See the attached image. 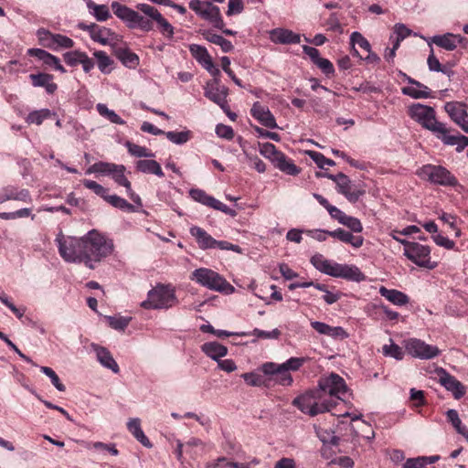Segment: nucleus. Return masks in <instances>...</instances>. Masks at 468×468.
Instances as JSON below:
<instances>
[{"label": "nucleus", "instance_id": "nucleus-43", "mask_svg": "<svg viewBox=\"0 0 468 468\" xmlns=\"http://www.w3.org/2000/svg\"><path fill=\"white\" fill-rule=\"evenodd\" d=\"M204 36H205V38L207 41H209V42H211V43H213L215 45L219 46L223 52H229L234 48L232 43L229 40L224 38L220 35H217V34H212L210 32H207V33L204 34Z\"/></svg>", "mask_w": 468, "mask_h": 468}, {"label": "nucleus", "instance_id": "nucleus-59", "mask_svg": "<svg viewBox=\"0 0 468 468\" xmlns=\"http://www.w3.org/2000/svg\"><path fill=\"white\" fill-rule=\"evenodd\" d=\"M342 225L348 228L350 232L360 233L363 230L361 221L357 218L352 216L347 215Z\"/></svg>", "mask_w": 468, "mask_h": 468}, {"label": "nucleus", "instance_id": "nucleus-37", "mask_svg": "<svg viewBox=\"0 0 468 468\" xmlns=\"http://www.w3.org/2000/svg\"><path fill=\"white\" fill-rule=\"evenodd\" d=\"M189 50L191 55L199 64L202 65L203 68H205L211 61H213L207 48L200 45L192 44L189 47Z\"/></svg>", "mask_w": 468, "mask_h": 468}, {"label": "nucleus", "instance_id": "nucleus-18", "mask_svg": "<svg viewBox=\"0 0 468 468\" xmlns=\"http://www.w3.org/2000/svg\"><path fill=\"white\" fill-rule=\"evenodd\" d=\"M444 109L450 118L460 126L463 131L468 133V112L466 105L458 101H449Z\"/></svg>", "mask_w": 468, "mask_h": 468}, {"label": "nucleus", "instance_id": "nucleus-45", "mask_svg": "<svg viewBox=\"0 0 468 468\" xmlns=\"http://www.w3.org/2000/svg\"><path fill=\"white\" fill-rule=\"evenodd\" d=\"M350 43L353 47L357 45L359 48L366 50L367 53H370V48H371L370 43L359 32L356 31L351 34ZM353 49H354V55L359 56L357 50L355 49V48H353Z\"/></svg>", "mask_w": 468, "mask_h": 468}, {"label": "nucleus", "instance_id": "nucleus-15", "mask_svg": "<svg viewBox=\"0 0 468 468\" xmlns=\"http://www.w3.org/2000/svg\"><path fill=\"white\" fill-rule=\"evenodd\" d=\"M405 348L410 356L420 359H431L440 354V350L436 346L428 345L416 338L410 339L406 343Z\"/></svg>", "mask_w": 468, "mask_h": 468}, {"label": "nucleus", "instance_id": "nucleus-19", "mask_svg": "<svg viewBox=\"0 0 468 468\" xmlns=\"http://www.w3.org/2000/svg\"><path fill=\"white\" fill-rule=\"evenodd\" d=\"M438 377L440 384L452 392L454 399H459L465 395V387L445 369L441 368Z\"/></svg>", "mask_w": 468, "mask_h": 468}, {"label": "nucleus", "instance_id": "nucleus-42", "mask_svg": "<svg viewBox=\"0 0 468 468\" xmlns=\"http://www.w3.org/2000/svg\"><path fill=\"white\" fill-rule=\"evenodd\" d=\"M316 436L319 440L324 443V445H337L339 443V437L335 434V431L332 430H326L320 427H314Z\"/></svg>", "mask_w": 468, "mask_h": 468}, {"label": "nucleus", "instance_id": "nucleus-38", "mask_svg": "<svg viewBox=\"0 0 468 468\" xmlns=\"http://www.w3.org/2000/svg\"><path fill=\"white\" fill-rule=\"evenodd\" d=\"M446 417L448 421L452 423L456 431L462 434L468 442V429L463 425L457 410L453 409L448 410L446 411Z\"/></svg>", "mask_w": 468, "mask_h": 468}, {"label": "nucleus", "instance_id": "nucleus-47", "mask_svg": "<svg viewBox=\"0 0 468 468\" xmlns=\"http://www.w3.org/2000/svg\"><path fill=\"white\" fill-rule=\"evenodd\" d=\"M85 55L86 52H83L81 50H71L65 52L63 54V59L68 66L76 67L82 62V59Z\"/></svg>", "mask_w": 468, "mask_h": 468}, {"label": "nucleus", "instance_id": "nucleus-51", "mask_svg": "<svg viewBox=\"0 0 468 468\" xmlns=\"http://www.w3.org/2000/svg\"><path fill=\"white\" fill-rule=\"evenodd\" d=\"M34 219L35 215H32V209L31 208H21L14 212H0V218L5 220H12L18 218H27L30 217Z\"/></svg>", "mask_w": 468, "mask_h": 468}, {"label": "nucleus", "instance_id": "nucleus-3", "mask_svg": "<svg viewBox=\"0 0 468 468\" xmlns=\"http://www.w3.org/2000/svg\"><path fill=\"white\" fill-rule=\"evenodd\" d=\"M409 115L423 128L431 131L444 144L468 146V137L451 134L450 130L436 119L435 110L428 105L414 103L409 107Z\"/></svg>", "mask_w": 468, "mask_h": 468}, {"label": "nucleus", "instance_id": "nucleus-41", "mask_svg": "<svg viewBox=\"0 0 468 468\" xmlns=\"http://www.w3.org/2000/svg\"><path fill=\"white\" fill-rule=\"evenodd\" d=\"M54 113L48 109H41L31 112L26 118L28 124L40 125L42 122L50 118Z\"/></svg>", "mask_w": 468, "mask_h": 468}, {"label": "nucleus", "instance_id": "nucleus-20", "mask_svg": "<svg viewBox=\"0 0 468 468\" xmlns=\"http://www.w3.org/2000/svg\"><path fill=\"white\" fill-rule=\"evenodd\" d=\"M189 8L193 10L199 17L208 22L213 19H218L219 8L208 1L191 0Z\"/></svg>", "mask_w": 468, "mask_h": 468}, {"label": "nucleus", "instance_id": "nucleus-31", "mask_svg": "<svg viewBox=\"0 0 468 468\" xmlns=\"http://www.w3.org/2000/svg\"><path fill=\"white\" fill-rule=\"evenodd\" d=\"M379 294L386 298L388 302L398 306H404L409 303V296L396 289H388L385 286L379 288Z\"/></svg>", "mask_w": 468, "mask_h": 468}, {"label": "nucleus", "instance_id": "nucleus-13", "mask_svg": "<svg viewBox=\"0 0 468 468\" xmlns=\"http://www.w3.org/2000/svg\"><path fill=\"white\" fill-rule=\"evenodd\" d=\"M261 154L269 158L282 172L289 176H297L301 169L294 163L287 158L285 154L277 148H259Z\"/></svg>", "mask_w": 468, "mask_h": 468}, {"label": "nucleus", "instance_id": "nucleus-56", "mask_svg": "<svg viewBox=\"0 0 468 468\" xmlns=\"http://www.w3.org/2000/svg\"><path fill=\"white\" fill-rule=\"evenodd\" d=\"M81 182L86 188L93 191L97 196L102 197L103 199L106 198L108 195L107 188H105L104 186H102L101 185L98 184L93 180L83 179Z\"/></svg>", "mask_w": 468, "mask_h": 468}, {"label": "nucleus", "instance_id": "nucleus-32", "mask_svg": "<svg viewBox=\"0 0 468 468\" xmlns=\"http://www.w3.org/2000/svg\"><path fill=\"white\" fill-rule=\"evenodd\" d=\"M135 168L144 174L154 175L158 177L165 176L160 164L154 159H140L135 162Z\"/></svg>", "mask_w": 468, "mask_h": 468}, {"label": "nucleus", "instance_id": "nucleus-33", "mask_svg": "<svg viewBox=\"0 0 468 468\" xmlns=\"http://www.w3.org/2000/svg\"><path fill=\"white\" fill-rule=\"evenodd\" d=\"M202 352L215 361L220 360L228 354V348L218 342H207L201 346Z\"/></svg>", "mask_w": 468, "mask_h": 468}, {"label": "nucleus", "instance_id": "nucleus-9", "mask_svg": "<svg viewBox=\"0 0 468 468\" xmlns=\"http://www.w3.org/2000/svg\"><path fill=\"white\" fill-rule=\"evenodd\" d=\"M417 175L429 182L442 186H460L458 179L444 166L435 165H422Z\"/></svg>", "mask_w": 468, "mask_h": 468}, {"label": "nucleus", "instance_id": "nucleus-35", "mask_svg": "<svg viewBox=\"0 0 468 468\" xmlns=\"http://www.w3.org/2000/svg\"><path fill=\"white\" fill-rule=\"evenodd\" d=\"M128 431L133 437L146 448H152L153 444L141 428V420L138 418L130 419L127 422Z\"/></svg>", "mask_w": 468, "mask_h": 468}, {"label": "nucleus", "instance_id": "nucleus-55", "mask_svg": "<svg viewBox=\"0 0 468 468\" xmlns=\"http://www.w3.org/2000/svg\"><path fill=\"white\" fill-rule=\"evenodd\" d=\"M306 358L305 357H290L285 362L279 365V367H281L283 370H292V371H297L299 370L303 365L305 363Z\"/></svg>", "mask_w": 468, "mask_h": 468}, {"label": "nucleus", "instance_id": "nucleus-57", "mask_svg": "<svg viewBox=\"0 0 468 468\" xmlns=\"http://www.w3.org/2000/svg\"><path fill=\"white\" fill-rule=\"evenodd\" d=\"M367 309H368V311L381 310L385 314L387 319L389 321H397L399 317V314L398 312L391 310L385 304L372 303L371 305L367 306ZM367 313H368V315H371V314L369 312H367Z\"/></svg>", "mask_w": 468, "mask_h": 468}, {"label": "nucleus", "instance_id": "nucleus-17", "mask_svg": "<svg viewBox=\"0 0 468 468\" xmlns=\"http://www.w3.org/2000/svg\"><path fill=\"white\" fill-rule=\"evenodd\" d=\"M280 364L274 362H266L261 367L264 375L271 376V379L276 384L283 387H289L292 384L293 378L288 370L279 367Z\"/></svg>", "mask_w": 468, "mask_h": 468}, {"label": "nucleus", "instance_id": "nucleus-52", "mask_svg": "<svg viewBox=\"0 0 468 468\" xmlns=\"http://www.w3.org/2000/svg\"><path fill=\"white\" fill-rule=\"evenodd\" d=\"M190 197L197 202H199L205 206L210 207L212 201L214 199L213 197L208 196L204 190L198 188H193L189 191Z\"/></svg>", "mask_w": 468, "mask_h": 468}, {"label": "nucleus", "instance_id": "nucleus-10", "mask_svg": "<svg viewBox=\"0 0 468 468\" xmlns=\"http://www.w3.org/2000/svg\"><path fill=\"white\" fill-rule=\"evenodd\" d=\"M126 167L123 165H116L108 162H97L90 165L86 174L92 173L100 174L101 176H111L112 179L119 186H124L125 189H130V181L125 176Z\"/></svg>", "mask_w": 468, "mask_h": 468}, {"label": "nucleus", "instance_id": "nucleus-50", "mask_svg": "<svg viewBox=\"0 0 468 468\" xmlns=\"http://www.w3.org/2000/svg\"><path fill=\"white\" fill-rule=\"evenodd\" d=\"M166 137L169 141L176 144H186L191 138L190 131H182V132H167L165 133Z\"/></svg>", "mask_w": 468, "mask_h": 468}, {"label": "nucleus", "instance_id": "nucleus-53", "mask_svg": "<svg viewBox=\"0 0 468 468\" xmlns=\"http://www.w3.org/2000/svg\"><path fill=\"white\" fill-rule=\"evenodd\" d=\"M40 371L45 374L47 377L50 378V381L52 385L58 390V391H65L66 387L63 383H61L58 376L57 373L48 367H40Z\"/></svg>", "mask_w": 468, "mask_h": 468}, {"label": "nucleus", "instance_id": "nucleus-16", "mask_svg": "<svg viewBox=\"0 0 468 468\" xmlns=\"http://www.w3.org/2000/svg\"><path fill=\"white\" fill-rule=\"evenodd\" d=\"M428 44H435L447 51H453L458 46L466 48L468 46V39L459 34L445 33L431 37L430 40H428Z\"/></svg>", "mask_w": 468, "mask_h": 468}, {"label": "nucleus", "instance_id": "nucleus-40", "mask_svg": "<svg viewBox=\"0 0 468 468\" xmlns=\"http://www.w3.org/2000/svg\"><path fill=\"white\" fill-rule=\"evenodd\" d=\"M237 335L239 336H255L257 338L263 339H278L281 335V331L277 328L271 331H264L259 328H255L250 332H240Z\"/></svg>", "mask_w": 468, "mask_h": 468}, {"label": "nucleus", "instance_id": "nucleus-63", "mask_svg": "<svg viewBox=\"0 0 468 468\" xmlns=\"http://www.w3.org/2000/svg\"><path fill=\"white\" fill-rule=\"evenodd\" d=\"M427 63H428L429 69L431 71L443 72V73L446 72L445 69L442 68L441 64L440 63L439 59L434 55L432 49H431V54L428 57Z\"/></svg>", "mask_w": 468, "mask_h": 468}, {"label": "nucleus", "instance_id": "nucleus-26", "mask_svg": "<svg viewBox=\"0 0 468 468\" xmlns=\"http://www.w3.org/2000/svg\"><path fill=\"white\" fill-rule=\"evenodd\" d=\"M409 83L414 86L403 87L401 91L404 95H408L413 99H426L431 97V91L429 88L420 81L413 80L412 78L404 74Z\"/></svg>", "mask_w": 468, "mask_h": 468}, {"label": "nucleus", "instance_id": "nucleus-36", "mask_svg": "<svg viewBox=\"0 0 468 468\" xmlns=\"http://www.w3.org/2000/svg\"><path fill=\"white\" fill-rule=\"evenodd\" d=\"M87 7L97 21L103 22L111 17L109 7L106 5H97L93 1L89 0Z\"/></svg>", "mask_w": 468, "mask_h": 468}, {"label": "nucleus", "instance_id": "nucleus-60", "mask_svg": "<svg viewBox=\"0 0 468 468\" xmlns=\"http://www.w3.org/2000/svg\"><path fill=\"white\" fill-rule=\"evenodd\" d=\"M88 448L95 449V450L102 451V452H107L113 456H116L119 454V451L117 450V448L115 447L114 444H107V443H103L101 441H97V442L89 443Z\"/></svg>", "mask_w": 468, "mask_h": 468}, {"label": "nucleus", "instance_id": "nucleus-61", "mask_svg": "<svg viewBox=\"0 0 468 468\" xmlns=\"http://www.w3.org/2000/svg\"><path fill=\"white\" fill-rule=\"evenodd\" d=\"M241 378L251 387H260L264 383L262 377L254 372L244 373L241 375Z\"/></svg>", "mask_w": 468, "mask_h": 468}, {"label": "nucleus", "instance_id": "nucleus-11", "mask_svg": "<svg viewBox=\"0 0 468 468\" xmlns=\"http://www.w3.org/2000/svg\"><path fill=\"white\" fill-rule=\"evenodd\" d=\"M400 243L404 246V256L410 261L430 270L435 267V264L431 261V249L429 246L409 240H400Z\"/></svg>", "mask_w": 468, "mask_h": 468}, {"label": "nucleus", "instance_id": "nucleus-5", "mask_svg": "<svg viewBox=\"0 0 468 468\" xmlns=\"http://www.w3.org/2000/svg\"><path fill=\"white\" fill-rule=\"evenodd\" d=\"M85 266L94 269V262H100L102 259L112 254L113 243L106 239L98 230L92 229L83 236Z\"/></svg>", "mask_w": 468, "mask_h": 468}, {"label": "nucleus", "instance_id": "nucleus-29", "mask_svg": "<svg viewBox=\"0 0 468 468\" xmlns=\"http://www.w3.org/2000/svg\"><path fill=\"white\" fill-rule=\"evenodd\" d=\"M329 236L346 244H350L356 249L360 248L364 243V238L362 236H355L352 232L341 228L332 230V232L329 233Z\"/></svg>", "mask_w": 468, "mask_h": 468}, {"label": "nucleus", "instance_id": "nucleus-58", "mask_svg": "<svg viewBox=\"0 0 468 468\" xmlns=\"http://www.w3.org/2000/svg\"><path fill=\"white\" fill-rule=\"evenodd\" d=\"M306 154L315 162L317 166L324 169L325 165H333L335 162L331 159L324 157L322 154L314 151H306Z\"/></svg>", "mask_w": 468, "mask_h": 468}, {"label": "nucleus", "instance_id": "nucleus-23", "mask_svg": "<svg viewBox=\"0 0 468 468\" xmlns=\"http://www.w3.org/2000/svg\"><path fill=\"white\" fill-rule=\"evenodd\" d=\"M8 200L22 201L25 203H32L30 192L26 188H19L14 186H7L2 189L0 196V203Z\"/></svg>", "mask_w": 468, "mask_h": 468}, {"label": "nucleus", "instance_id": "nucleus-27", "mask_svg": "<svg viewBox=\"0 0 468 468\" xmlns=\"http://www.w3.org/2000/svg\"><path fill=\"white\" fill-rule=\"evenodd\" d=\"M271 40L277 44H298L301 36L289 29L275 28L270 33Z\"/></svg>", "mask_w": 468, "mask_h": 468}, {"label": "nucleus", "instance_id": "nucleus-4", "mask_svg": "<svg viewBox=\"0 0 468 468\" xmlns=\"http://www.w3.org/2000/svg\"><path fill=\"white\" fill-rule=\"evenodd\" d=\"M310 262L320 272L335 278H341L356 282L367 280V276L356 265L337 263L325 259L324 255L320 253L313 255L310 259Z\"/></svg>", "mask_w": 468, "mask_h": 468}, {"label": "nucleus", "instance_id": "nucleus-62", "mask_svg": "<svg viewBox=\"0 0 468 468\" xmlns=\"http://www.w3.org/2000/svg\"><path fill=\"white\" fill-rule=\"evenodd\" d=\"M213 249H218L221 250H232L235 252L239 253L241 251V249L239 245L232 244L226 240H214V247Z\"/></svg>", "mask_w": 468, "mask_h": 468}, {"label": "nucleus", "instance_id": "nucleus-30", "mask_svg": "<svg viewBox=\"0 0 468 468\" xmlns=\"http://www.w3.org/2000/svg\"><path fill=\"white\" fill-rule=\"evenodd\" d=\"M189 232L195 238L199 249L203 250L213 249L215 239L204 229L193 226L190 228Z\"/></svg>", "mask_w": 468, "mask_h": 468}, {"label": "nucleus", "instance_id": "nucleus-2", "mask_svg": "<svg viewBox=\"0 0 468 468\" xmlns=\"http://www.w3.org/2000/svg\"><path fill=\"white\" fill-rule=\"evenodd\" d=\"M111 7L113 14L130 29L138 28L144 32H149L154 28L153 22H155L163 35L170 38L174 36L173 26L153 5L144 3H140L136 5V8L147 17L119 2H112Z\"/></svg>", "mask_w": 468, "mask_h": 468}, {"label": "nucleus", "instance_id": "nucleus-34", "mask_svg": "<svg viewBox=\"0 0 468 468\" xmlns=\"http://www.w3.org/2000/svg\"><path fill=\"white\" fill-rule=\"evenodd\" d=\"M29 78L32 80V85L34 87H43L46 89V91L48 94H53L57 89L58 85L54 83L53 76L48 73H38V74H31Z\"/></svg>", "mask_w": 468, "mask_h": 468}, {"label": "nucleus", "instance_id": "nucleus-46", "mask_svg": "<svg viewBox=\"0 0 468 468\" xmlns=\"http://www.w3.org/2000/svg\"><path fill=\"white\" fill-rule=\"evenodd\" d=\"M96 109L100 115L106 118L112 123L116 124H123L124 121L112 110L108 109L105 104L99 103L96 106Z\"/></svg>", "mask_w": 468, "mask_h": 468}, {"label": "nucleus", "instance_id": "nucleus-28", "mask_svg": "<svg viewBox=\"0 0 468 468\" xmlns=\"http://www.w3.org/2000/svg\"><path fill=\"white\" fill-rule=\"evenodd\" d=\"M92 347L96 353L97 359L101 366L111 369L113 373H119L120 367L111 352L106 347L98 345H92Z\"/></svg>", "mask_w": 468, "mask_h": 468}, {"label": "nucleus", "instance_id": "nucleus-54", "mask_svg": "<svg viewBox=\"0 0 468 468\" xmlns=\"http://www.w3.org/2000/svg\"><path fill=\"white\" fill-rule=\"evenodd\" d=\"M383 354L386 356H390L397 360H402L404 357L403 349L393 342L390 345H385L383 346Z\"/></svg>", "mask_w": 468, "mask_h": 468}, {"label": "nucleus", "instance_id": "nucleus-64", "mask_svg": "<svg viewBox=\"0 0 468 468\" xmlns=\"http://www.w3.org/2000/svg\"><path fill=\"white\" fill-rule=\"evenodd\" d=\"M315 65L325 74L330 75L335 72L334 66L332 62L324 58H320L316 62Z\"/></svg>", "mask_w": 468, "mask_h": 468}, {"label": "nucleus", "instance_id": "nucleus-12", "mask_svg": "<svg viewBox=\"0 0 468 468\" xmlns=\"http://www.w3.org/2000/svg\"><path fill=\"white\" fill-rule=\"evenodd\" d=\"M37 37L39 45L54 51L70 49L75 45L72 38L62 34L52 33L46 28L37 29Z\"/></svg>", "mask_w": 468, "mask_h": 468}, {"label": "nucleus", "instance_id": "nucleus-14", "mask_svg": "<svg viewBox=\"0 0 468 468\" xmlns=\"http://www.w3.org/2000/svg\"><path fill=\"white\" fill-rule=\"evenodd\" d=\"M78 27L80 29L88 32L91 40L103 46L111 44L112 41L116 40L118 37L111 28L99 26L95 23L89 25L80 23Z\"/></svg>", "mask_w": 468, "mask_h": 468}, {"label": "nucleus", "instance_id": "nucleus-24", "mask_svg": "<svg viewBox=\"0 0 468 468\" xmlns=\"http://www.w3.org/2000/svg\"><path fill=\"white\" fill-rule=\"evenodd\" d=\"M27 55L38 58L46 66L51 67L54 69L59 71L61 73H65L66 72V69L62 66L59 58L58 57L54 56L53 54L46 51L45 49H42V48H29L27 50Z\"/></svg>", "mask_w": 468, "mask_h": 468}, {"label": "nucleus", "instance_id": "nucleus-21", "mask_svg": "<svg viewBox=\"0 0 468 468\" xmlns=\"http://www.w3.org/2000/svg\"><path fill=\"white\" fill-rule=\"evenodd\" d=\"M229 93L228 88L219 86L218 81L207 82L205 87V96L218 104L219 107L226 106V100Z\"/></svg>", "mask_w": 468, "mask_h": 468}, {"label": "nucleus", "instance_id": "nucleus-48", "mask_svg": "<svg viewBox=\"0 0 468 468\" xmlns=\"http://www.w3.org/2000/svg\"><path fill=\"white\" fill-rule=\"evenodd\" d=\"M109 325L117 331H124L129 325L132 317L130 316H107Z\"/></svg>", "mask_w": 468, "mask_h": 468}, {"label": "nucleus", "instance_id": "nucleus-44", "mask_svg": "<svg viewBox=\"0 0 468 468\" xmlns=\"http://www.w3.org/2000/svg\"><path fill=\"white\" fill-rule=\"evenodd\" d=\"M104 200L111 204L112 207L121 210L133 211V206L130 204L126 199L117 195H107Z\"/></svg>", "mask_w": 468, "mask_h": 468}, {"label": "nucleus", "instance_id": "nucleus-49", "mask_svg": "<svg viewBox=\"0 0 468 468\" xmlns=\"http://www.w3.org/2000/svg\"><path fill=\"white\" fill-rule=\"evenodd\" d=\"M94 58L97 59V64L99 69L102 73H108L110 70H108V68L112 65V60L110 58V57L107 55L105 51L99 50L95 51L93 53Z\"/></svg>", "mask_w": 468, "mask_h": 468}, {"label": "nucleus", "instance_id": "nucleus-25", "mask_svg": "<svg viewBox=\"0 0 468 468\" xmlns=\"http://www.w3.org/2000/svg\"><path fill=\"white\" fill-rule=\"evenodd\" d=\"M338 178L336 190L339 194L345 196L349 202L356 203L365 194L364 190L351 191V181L345 174L338 173Z\"/></svg>", "mask_w": 468, "mask_h": 468}, {"label": "nucleus", "instance_id": "nucleus-8", "mask_svg": "<svg viewBox=\"0 0 468 468\" xmlns=\"http://www.w3.org/2000/svg\"><path fill=\"white\" fill-rule=\"evenodd\" d=\"M56 242L59 255L65 261L85 264L83 237L80 239L74 237L65 238L60 233L57 236Z\"/></svg>", "mask_w": 468, "mask_h": 468}, {"label": "nucleus", "instance_id": "nucleus-39", "mask_svg": "<svg viewBox=\"0 0 468 468\" xmlns=\"http://www.w3.org/2000/svg\"><path fill=\"white\" fill-rule=\"evenodd\" d=\"M116 57L123 65L129 68H135L139 64L138 56L127 48H119L116 50Z\"/></svg>", "mask_w": 468, "mask_h": 468}, {"label": "nucleus", "instance_id": "nucleus-22", "mask_svg": "<svg viewBox=\"0 0 468 468\" xmlns=\"http://www.w3.org/2000/svg\"><path fill=\"white\" fill-rule=\"evenodd\" d=\"M250 114L253 118H255L267 128L273 129L277 127L273 114L271 112L268 107L262 105L260 101L253 103L250 109Z\"/></svg>", "mask_w": 468, "mask_h": 468}, {"label": "nucleus", "instance_id": "nucleus-6", "mask_svg": "<svg viewBox=\"0 0 468 468\" xmlns=\"http://www.w3.org/2000/svg\"><path fill=\"white\" fill-rule=\"evenodd\" d=\"M177 303L175 288L170 284L158 283L147 293L141 306L146 310L168 309Z\"/></svg>", "mask_w": 468, "mask_h": 468}, {"label": "nucleus", "instance_id": "nucleus-1", "mask_svg": "<svg viewBox=\"0 0 468 468\" xmlns=\"http://www.w3.org/2000/svg\"><path fill=\"white\" fill-rule=\"evenodd\" d=\"M348 391L346 380L336 373L319 378L317 388L309 389L293 399L292 404L311 417L331 412Z\"/></svg>", "mask_w": 468, "mask_h": 468}, {"label": "nucleus", "instance_id": "nucleus-7", "mask_svg": "<svg viewBox=\"0 0 468 468\" xmlns=\"http://www.w3.org/2000/svg\"><path fill=\"white\" fill-rule=\"evenodd\" d=\"M190 279L203 287L219 292L231 293L235 290L223 276L207 268L196 269Z\"/></svg>", "mask_w": 468, "mask_h": 468}]
</instances>
